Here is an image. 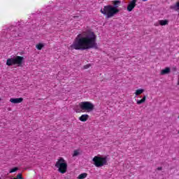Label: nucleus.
I'll list each match as a JSON object with an SVG mask.
<instances>
[{"mask_svg": "<svg viewBox=\"0 0 179 179\" xmlns=\"http://www.w3.org/2000/svg\"><path fill=\"white\" fill-rule=\"evenodd\" d=\"M96 36L93 31H84L79 34L74 39L73 43L70 45V50H77L85 51L94 48L97 50V43L96 42Z\"/></svg>", "mask_w": 179, "mask_h": 179, "instance_id": "1", "label": "nucleus"}, {"mask_svg": "<svg viewBox=\"0 0 179 179\" xmlns=\"http://www.w3.org/2000/svg\"><path fill=\"white\" fill-rule=\"evenodd\" d=\"M112 3L113 6L108 5L105 6L103 8L101 9V13L105 15L107 19H110V17H113L115 16L117 13H120V9H118V6L121 5V1L115 0L113 1Z\"/></svg>", "mask_w": 179, "mask_h": 179, "instance_id": "2", "label": "nucleus"}, {"mask_svg": "<svg viewBox=\"0 0 179 179\" xmlns=\"http://www.w3.org/2000/svg\"><path fill=\"white\" fill-rule=\"evenodd\" d=\"M24 61V57L16 56L13 58L8 59L6 62V65H8V66H13V65H17V66H22Z\"/></svg>", "mask_w": 179, "mask_h": 179, "instance_id": "3", "label": "nucleus"}, {"mask_svg": "<svg viewBox=\"0 0 179 179\" xmlns=\"http://www.w3.org/2000/svg\"><path fill=\"white\" fill-rule=\"evenodd\" d=\"M55 167L58 169L59 173H61L62 174H65V173H66V171L68 170V164H66V161H65L64 158L60 157L56 162Z\"/></svg>", "mask_w": 179, "mask_h": 179, "instance_id": "4", "label": "nucleus"}, {"mask_svg": "<svg viewBox=\"0 0 179 179\" xmlns=\"http://www.w3.org/2000/svg\"><path fill=\"white\" fill-rule=\"evenodd\" d=\"M79 106L80 109H78V113H80V111H87V113H90L94 110V105H93L90 101L81 102Z\"/></svg>", "mask_w": 179, "mask_h": 179, "instance_id": "5", "label": "nucleus"}, {"mask_svg": "<svg viewBox=\"0 0 179 179\" xmlns=\"http://www.w3.org/2000/svg\"><path fill=\"white\" fill-rule=\"evenodd\" d=\"M92 162L96 167H103V166H106V164H107V157H101L95 156L92 159Z\"/></svg>", "mask_w": 179, "mask_h": 179, "instance_id": "6", "label": "nucleus"}, {"mask_svg": "<svg viewBox=\"0 0 179 179\" xmlns=\"http://www.w3.org/2000/svg\"><path fill=\"white\" fill-rule=\"evenodd\" d=\"M136 2L138 0H132L127 6V10L128 12H132L135 6H136Z\"/></svg>", "mask_w": 179, "mask_h": 179, "instance_id": "7", "label": "nucleus"}, {"mask_svg": "<svg viewBox=\"0 0 179 179\" xmlns=\"http://www.w3.org/2000/svg\"><path fill=\"white\" fill-rule=\"evenodd\" d=\"M10 101L13 104H19V103H22V101H23V98H11Z\"/></svg>", "mask_w": 179, "mask_h": 179, "instance_id": "8", "label": "nucleus"}, {"mask_svg": "<svg viewBox=\"0 0 179 179\" xmlns=\"http://www.w3.org/2000/svg\"><path fill=\"white\" fill-rule=\"evenodd\" d=\"M171 69L170 67H166L164 69L162 70L161 75H167L170 73Z\"/></svg>", "mask_w": 179, "mask_h": 179, "instance_id": "9", "label": "nucleus"}, {"mask_svg": "<svg viewBox=\"0 0 179 179\" xmlns=\"http://www.w3.org/2000/svg\"><path fill=\"white\" fill-rule=\"evenodd\" d=\"M80 121L82 122H86L87 120H89V115H83L79 117Z\"/></svg>", "mask_w": 179, "mask_h": 179, "instance_id": "10", "label": "nucleus"}, {"mask_svg": "<svg viewBox=\"0 0 179 179\" xmlns=\"http://www.w3.org/2000/svg\"><path fill=\"white\" fill-rule=\"evenodd\" d=\"M159 24H160V26H166L167 24H169V21L168 20H159Z\"/></svg>", "mask_w": 179, "mask_h": 179, "instance_id": "11", "label": "nucleus"}, {"mask_svg": "<svg viewBox=\"0 0 179 179\" xmlns=\"http://www.w3.org/2000/svg\"><path fill=\"white\" fill-rule=\"evenodd\" d=\"M171 9H173V10H179V1L176 3V5L171 6Z\"/></svg>", "mask_w": 179, "mask_h": 179, "instance_id": "12", "label": "nucleus"}, {"mask_svg": "<svg viewBox=\"0 0 179 179\" xmlns=\"http://www.w3.org/2000/svg\"><path fill=\"white\" fill-rule=\"evenodd\" d=\"M145 101H146L145 96H144L142 99L137 101V104H138V105L143 104V103H145Z\"/></svg>", "mask_w": 179, "mask_h": 179, "instance_id": "13", "label": "nucleus"}, {"mask_svg": "<svg viewBox=\"0 0 179 179\" xmlns=\"http://www.w3.org/2000/svg\"><path fill=\"white\" fill-rule=\"evenodd\" d=\"M143 92H145V90L139 89L136 91L135 94H136V96H139V94H142V93H143Z\"/></svg>", "mask_w": 179, "mask_h": 179, "instance_id": "14", "label": "nucleus"}, {"mask_svg": "<svg viewBox=\"0 0 179 179\" xmlns=\"http://www.w3.org/2000/svg\"><path fill=\"white\" fill-rule=\"evenodd\" d=\"M86 177H87V173H83L80 174L78 176V179H85V178H86Z\"/></svg>", "mask_w": 179, "mask_h": 179, "instance_id": "15", "label": "nucleus"}, {"mask_svg": "<svg viewBox=\"0 0 179 179\" xmlns=\"http://www.w3.org/2000/svg\"><path fill=\"white\" fill-rule=\"evenodd\" d=\"M37 50H43V48L44 47V44L39 43L36 45Z\"/></svg>", "mask_w": 179, "mask_h": 179, "instance_id": "16", "label": "nucleus"}, {"mask_svg": "<svg viewBox=\"0 0 179 179\" xmlns=\"http://www.w3.org/2000/svg\"><path fill=\"white\" fill-rule=\"evenodd\" d=\"M79 150H74L73 157H76V156H79Z\"/></svg>", "mask_w": 179, "mask_h": 179, "instance_id": "17", "label": "nucleus"}, {"mask_svg": "<svg viewBox=\"0 0 179 179\" xmlns=\"http://www.w3.org/2000/svg\"><path fill=\"white\" fill-rule=\"evenodd\" d=\"M19 169L17 167H14L12 169H10V173H15V171H17Z\"/></svg>", "mask_w": 179, "mask_h": 179, "instance_id": "18", "label": "nucleus"}, {"mask_svg": "<svg viewBox=\"0 0 179 179\" xmlns=\"http://www.w3.org/2000/svg\"><path fill=\"white\" fill-rule=\"evenodd\" d=\"M14 179H23V177L22 176V173H18L17 175V178H15Z\"/></svg>", "mask_w": 179, "mask_h": 179, "instance_id": "19", "label": "nucleus"}, {"mask_svg": "<svg viewBox=\"0 0 179 179\" xmlns=\"http://www.w3.org/2000/svg\"><path fill=\"white\" fill-rule=\"evenodd\" d=\"M90 65L87 64V65L84 66V68H85V69H87V68H90Z\"/></svg>", "mask_w": 179, "mask_h": 179, "instance_id": "20", "label": "nucleus"}, {"mask_svg": "<svg viewBox=\"0 0 179 179\" xmlns=\"http://www.w3.org/2000/svg\"><path fill=\"white\" fill-rule=\"evenodd\" d=\"M157 170H158L159 171H161V170H163V167L160 166L157 168Z\"/></svg>", "mask_w": 179, "mask_h": 179, "instance_id": "21", "label": "nucleus"}, {"mask_svg": "<svg viewBox=\"0 0 179 179\" xmlns=\"http://www.w3.org/2000/svg\"><path fill=\"white\" fill-rule=\"evenodd\" d=\"M143 2H145V1H148V0H143Z\"/></svg>", "mask_w": 179, "mask_h": 179, "instance_id": "22", "label": "nucleus"}, {"mask_svg": "<svg viewBox=\"0 0 179 179\" xmlns=\"http://www.w3.org/2000/svg\"><path fill=\"white\" fill-rule=\"evenodd\" d=\"M155 26H159V24H155Z\"/></svg>", "mask_w": 179, "mask_h": 179, "instance_id": "23", "label": "nucleus"}, {"mask_svg": "<svg viewBox=\"0 0 179 179\" xmlns=\"http://www.w3.org/2000/svg\"><path fill=\"white\" fill-rule=\"evenodd\" d=\"M178 118H179V116H178Z\"/></svg>", "mask_w": 179, "mask_h": 179, "instance_id": "24", "label": "nucleus"}]
</instances>
